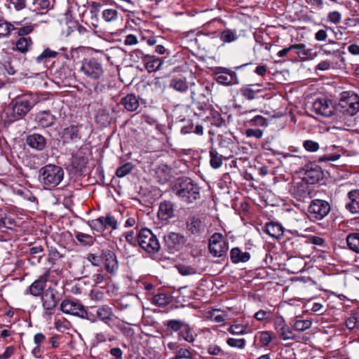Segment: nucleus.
Here are the masks:
<instances>
[{"mask_svg":"<svg viewBox=\"0 0 359 359\" xmlns=\"http://www.w3.org/2000/svg\"><path fill=\"white\" fill-rule=\"evenodd\" d=\"M210 156L211 167L215 169L220 168L222 164V156L219 155L216 150L212 149L210 151Z\"/></svg>","mask_w":359,"mask_h":359,"instance_id":"37","label":"nucleus"},{"mask_svg":"<svg viewBox=\"0 0 359 359\" xmlns=\"http://www.w3.org/2000/svg\"><path fill=\"white\" fill-rule=\"evenodd\" d=\"M152 302L159 306H164L170 302V296L165 293H159L154 295Z\"/></svg>","mask_w":359,"mask_h":359,"instance_id":"38","label":"nucleus"},{"mask_svg":"<svg viewBox=\"0 0 359 359\" xmlns=\"http://www.w3.org/2000/svg\"><path fill=\"white\" fill-rule=\"evenodd\" d=\"M34 30V27L31 25L23 26L18 29V34L22 36H26Z\"/></svg>","mask_w":359,"mask_h":359,"instance_id":"60","label":"nucleus"},{"mask_svg":"<svg viewBox=\"0 0 359 359\" xmlns=\"http://www.w3.org/2000/svg\"><path fill=\"white\" fill-rule=\"evenodd\" d=\"M278 334L280 337L283 340H294L296 339V334L288 325H285L283 328L278 330Z\"/></svg>","mask_w":359,"mask_h":359,"instance_id":"34","label":"nucleus"},{"mask_svg":"<svg viewBox=\"0 0 359 359\" xmlns=\"http://www.w3.org/2000/svg\"><path fill=\"white\" fill-rule=\"evenodd\" d=\"M32 98L23 96L17 97L11 102V111L9 113L11 121H15L24 117L35 104Z\"/></svg>","mask_w":359,"mask_h":359,"instance_id":"4","label":"nucleus"},{"mask_svg":"<svg viewBox=\"0 0 359 359\" xmlns=\"http://www.w3.org/2000/svg\"><path fill=\"white\" fill-rule=\"evenodd\" d=\"M83 306L78 302L70 299H65L60 304V310L66 313L79 317Z\"/></svg>","mask_w":359,"mask_h":359,"instance_id":"17","label":"nucleus"},{"mask_svg":"<svg viewBox=\"0 0 359 359\" xmlns=\"http://www.w3.org/2000/svg\"><path fill=\"white\" fill-rule=\"evenodd\" d=\"M178 339H183L189 343H193L195 341V338L192 334V329L189 324L184 323L183 327L178 333Z\"/></svg>","mask_w":359,"mask_h":359,"instance_id":"32","label":"nucleus"},{"mask_svg":"<svg viewBox=\"0 0 359 359\" xmlns=\"http://www.w3.org/2000/svg\"><path fill=\"white\" fill-rule=\"evenodd\" d=\"M170 86L179 92H185L189 86L187 81L182 79H173L170 81Z\"/></svg>","mask_w":359,"mask_h":359,"instance_id":"36","label":"nucleus"},{"mask_svg":"<svg viewBox=\"0 0 359 359\" xmlns=\"http://www.w3.org/2000/svg\"><path fill=\"white\" fill-rule=\"evenodd\" d=\"M87 259L91 263L92 266L101 267L100 264L102 262V251L100 255L90 253L88 255Z\"/></svg>","mask_w":359,"mask_h":359,"instance_id":"45","label":"nucleus"},{"mask_svg":"<svg viewBox=\"0 0 359 359\" xmlns=\"http://www.w3.org/2000/svg\"><path fill=\"white\" fill-rule=\"evenodd\" d=\"M93 311L96 312L97 319L99 318L107 325L109 324L114 317L112 309L108 305L93 307Z\"/></svg>","mask_w":359,"mask_h":359,"instance_id":"21","label":"nucleus"},{"mask_svg":"<svg viewBox=\"0 0 359 359\" xmlns=\"http://www.w3.org/2000/svg\"><path fill=\"white\" fill-rule=\"evenodd\" d=\"M250 257L251 255L249 252H243L238 247L232 248L230 251V258L233 264L245 263L250 260Z\"/></svg>","mask_w":359,"mask_h":359,"instance_id":"24","label":"nucleus"},{"mask_svg":"<svg viewBox=\"0 0 359 359\" xmlns=\"http://www.w3.org/2000/svg\"><path fill=\"white\" fill-rule=\"evenodd\" d=\"M241 95L249 100H254L255 98L256 92L250 88H242L241 89Z\"/></svg>","mask_w":359,"mask_h":359,"instance_id":"56","label":"nucleus"},{"mask_svg":"<svg viewBox=\"0 0 359 359\" xmlns=\"http://www.w3.org/2000/svg\"><path fill=\"white\" fill-rule=\"evenodd\" d=\"M133 165L130 163H125L122 166L118 168L116 170V175L118 177H123L131 172Z\"/></svg>","mask_w":359,"mask_h":359,"instance_id":"44","label":"nucleus"},{"mask_svg":"<svg viewBox=\"0 0 359 359\" xmlns=\"http://www.w3.org/2000/svg\"><path fill=\"white\" fill-rule=\"evenodd\" d=\"M187 228L191 234H199L203 230L202 222L198 217H190L187 222Z\"/></svg>","mask_w":359,"mask_h":359,"instance_id":"28","label":"nucleus"},{"mask_svg":"<svg viewBox=\"0 0 359 359\" xmlns=\"http://www.w3.org/2000/svg\"><path fill=\"white\" fill-rule=\"evenodd\" d=\"M293 49H302V51L297 52L298 56L302 60H306L311 55V50L306 49V45L304 43L292 44L287 48H283L278 53L279 57H285L287 53Z\"/></svg>","mask_w":359,"mask_h":359,"instance_id":"19","label":"nucleus"},{"mask_svg":"<svg viewBox=\"0 0 359 359\" xmlns=\"http://www.w3.org/2000/svg\"><path fill=\"white\" fill-rule=\"evenodd\" d=\"M250 122L254 126H264L267 125L266 119L259 115L255 116Z\"/></svg>","mask_w":359,"mask_h":359,"instance_id":"59","label":"nucleus"},{"mask_svg":"<svg viewBox=\"0 0 359 359\" xmlns=\"http://www.w3.org/2000/svg\"><path fill=\"white\" fill-rule=\"evenodd\" d=\"M75 237L82 244L91 245L93 243L92 236L88 234L77 232Z\"/></svg>","mask_w":359,"mask_h":359,"instance_id":"47","label":"nucleus"},{"mask_svg":"<svg viewBox=\"0 0 359 359\" xmlns=\"http://www.w3.org/2000/svg\"><path fill=\"white\" fill-rule=\"evenodd\" d=\"M303 146L306 151L310 152H315L319 149L318 143L310 140H305Z\"/></svg>","mask_w":359,"mask_h":359,"instance_id":"53","label":"nucleus"},{"mask_svg":"<svg viewBox=\"0 0 359 359\" xmlns=\"http://www.w3.org/2000/svg\"><path fill=\"white\" fill-rule=\"evenodd\" d=\"M79 317L81 318L87 319L92 323H95L97 321L96 312L93 311V307H91L90 311H86L83 307Z\"/></svg>","mask_w":359,"mask_h":359,"instance_id":"46","label":"nucleus"},{"mask_svg":"<svg viewBox=\"0 0 359 359\" xmlns=\"http://www.w3.org/2000/svg\"><path fill=\"white\" fill-rule=\"evenodd\" d=\"M65 143L77 142L81 138L80 127L72 125L64 129L62 136Z\"/></svg>","mask_w":359,"mask_h":359,"instance_id":"18","label":"nucleus"},{"mask_svg":"<svg viewBox=\"0 0 359 359\" xmlns=\"http://www.w3.org/2000/svg\"><path fill=\"white\" fill-rule=\"evenodd\" d=\"M176 355L181 358L189 359L191 357V353L188 348H179L176 351Z\"/></svg>","mask_w":359,"mask_h":359,"instance_id":"61","label":"nucleus"},{"mask_svg":"<svg viewBox=\"0 0 359 359\" xmlns=\"http://www.w3.org/2000/svg\"><path fill=\"white\" fill-rule=\"evenodd\" d=\"M172 192L183 202L193 203L201 197V188L189 177H179L172 184Z\"/></svg>","mask_w":359,"mask_h":359,"instance_id":"1","label":"nucleus"},{"mask_svg":"<svg viewBox=\"0 0 359 359\" xmlns=\"http://www.w3.org/2000/svg\"><path fill=\"white\" fill-rule=\"evenodd\" d=\"M57 52L52 50L49 48L45 49L41 54L36 57V61L37 63H45L47 60L51 57H55L57 55Z\"/></svg>","mask_w":359,"mask_h":359,"instance_id":"39","label":"nucleus"},{"mask_svg":"<svg viewBox=\"0 0 359 359\" xmlns=\"http://www.w3.org/2000/svg\"><path fill=\"white\" fill-rule=\"evenodd\" d=\"M15 29L14 26L9 22L0 24V37H6L10 35L11 30Z\"/></svg>","mask_w":359,"mask_h":359,"instance_id":"49","label":"nucleus"},{"mask_svg":"<svg viewBox=\"0 0 359 359\" xmlns=\"http://www.w3.org/2000/svg\"><path fill=\"white\" fill-rule=\"evenodd\" d=\"M229 249V243L226 241H224L219 244H217L214 247L209 249L210 252L215 257H221L225 255Z\"/></svg>","mask_w":359,"mask_h":359,"instance_id":"31","label":"nucleus"},{"mask_svg":"<svg viewBox=\"0 0 359 359\" xmlns=\"http://www.w3.org/2000/svg\"><path fill=\"white\" fill-rule=\"evenodd\" d=\"M102 221L105 228L107 226L111 227L112 229H116L117 228V222L111 215H108L106 217H103Z\"/></svg>","mask_w":359,"mask_h":359,"instance_id":"57","label":"nucleus"},{"mask_svg":"<svg viewBox=\"0 0 359 359\" xmlns=\"http://www.w3.org/2000/svg\"><path fill=\"white\" fill-rule=\"evenodd\" d=\"M330 203L324 200H313L308 209L309 217L311 219L321 220L330 212Z\"/></svg>","mask_w":359,"mask_h":359,"instance_id":"7","label":"nucleus"},{"mask_svg":"<svg viewBox=\"0 0 359 359\" xmlns=\"http://www.w3.org/2000/svg\"><path fill=\"white\" fill-rule=\"evenodd\" d=\"M290 191L299 201H305V200L309 198L311 194L308 182L303 180L295 183Z\"/></svg>","mask_w":359,"mask_h":359,"instance_id":"12","label":"nucleus"},{"mask_svg":"<svg viewBox=\"0 0 359 359\" xmlns=\"http://www.w3.org/2000/svg\"><path fill=\"white\" fill-rule=\"evenodd\" d=\"M81 70L87 76L93 79H99L103 74L102 65L95 58L86 60L83 63Z\"/></svg>","mask_w":359,"mask_h":359,"instance_id":"9","label":"nucleus"},{"mask_svg":"<svg viewBox=\"0 0 359 359\" xmlns=\"http://www.w3.org/2000/svg\"><path fill=\"white\" fill-rule=\"evenodd\" d=\"M327 18L330 22L337 24L340 22L341 15L338 11H332L328 14Z\"/></svg>","mask_w":359,"mask_h":359,"instance_id":"62","label":"nucleus"},{"mask_svg":"<svg viewBox=\"0 0 359 359\" xmlns=\"http://www.w3.org/2000/svg\"><path fill=\"white\" fill-rule=\"evenodd\" d=\"M49 271H46L43 275L39 277L37 280L34 281L27 290V293H29L34 297H40L43 295L46 286Z\"/></svg>","mask_w":359,"mask_h":359,"instance_id":"14","label":"nucleus"},{"mask_svg":"<svg viewBox=\"0 0 359 359\" xmlns=\"http://www.w3.org/2000/svg\"><path fill=\"white\" fill-rule=\"evenodd\" d=\"M64 175V170L60 166L48 164L39 170L38 180L44 189L52 190L62 181Z\"/></svg>","mask_w":359,"mask_h":359,"instance_id":"2","label":"nucleus"},{"mask_svg":"<svg viewBox=\"0 0 359 359\" xmlns=\"http://www.w3.org/2000/svg\"><path fill=\"white\" fill-rule=\"evenodd\" d=\"M61 298V294L54 287H49L44 291L41 299L46 315L50 316L53 313Z\"/></svg>","mask_w":359,"mask_h":359,"instance_id":"6","label":"nucleus"},{"mask_svg":"<svg viewBox=\"0 0 359 359\" xmlns=\"http://www.w3.org/2000/svg\"><path fill=\"white\" fill-rule=\"evenodd\" d=\"M346 240L348 248L356 253H359V232L349 233Z\"/></svg>","mask_w":359,"mask_h":359,"instance_id":"30","label":"nucleus"},{"mask_svg":"<svg viewBox=\"0 0 359 359\" xmlns=\"http://www.w3.org/2000/svg\"><path fill=\"white\" fill-rule=\"evenodd\" d=\"M272 339L271 333L264 331L259 333V341L264 346H268Z\"/></svg>","mask_w":359,"mask_h":359,"instance_id":"54","label":"nucleus"},{"mask_svg":"<svg viewBox=\"0 0 359 359\" xmlns=\"http://www.w3.org/2000/svg\"><path fill=\"white\" fill-rule=\"evenodd\" d=\"M325 154L319 156L318 161L319 163L325 161H334L338 160L341 154V152L342 149H339V147L333 144L330 147H325Z\"/></svg>","mask_w":359,"mask_h":359,"instance_id":"20","label":"nucleus"},{"mask_svg":"<svg viewBox=\"0 0 359 359\" xmlns=\"http://www.w3.org/2000/svg\"><path fill=\"white\" fill-rule=\"evenodd\" d=\"M177 268L179 273L182 276H189L196 273V270L191 266L179 265Z\"/></svg>","mask_w":359,"mask_h":359,"instance_id":"50","label":"nucleus"},{"mask_svg":"<svg viewBox=\"0 0 359 359\" xmlns=\"http://www.w3.org/2000/svg\"><path fill=\"white\" fill-rule=\"evenodd\" d=\"M163 241L165 245L171 251L180 250L186 243V238L184 236L175 232L165 234Z\"/></svg>","mask_w":359,"mask_h":359,"instance_id":"11","label":"nucleus"},{"mask_svg":"<svg viewBox=\"0 0 359 359\" xmlns=\"http://www.w3.org/2000/svg\"><path fill=\"white\" fill-rule=\"evenodd\" d=\"M174 204L170 201L161 202L158 212V217L162 220H168L174 217Z\"/></svg>","mask_w":359,"mask_h":359,"instance_id":"22","label":"nucleus"},{"mask_svg":"<svg viewBox=\"0 0 359 359\" xmlns=\"http://www.w3.org/2000/svg\"><path fill=\"white\" fill-rule=\"evenodd\" d=\"M312 323L309 320H297L294 322L293 330L303 332L311 327Z\"/></svg>","mask_w":359,"mask_h":359,"instance_id":"40","label":"nucleus"},{"mask_svg":"<svg viewBox=\"0 0 359 359\" xmlns=\"http://www.w3.org/2000/svg\"><path fill=\"white\" fill-rule=\"evenodd\" d=\"M337 106V113L353 116L359 111V97L351 92L344 91Z\"/></svg>","mask_w":359,"mask_h":359,"instance_id":"3","label":"nucleus"},{"mask_svg":"<svg viewBox=\"0 0 359 359\" xmlns=\"http://www.w3.org/2000/svg\"><path fill=\"white\" fill-rule=\"evenodd\" d=\"M245 134L248 137H255L259 139L262 137L263 133L260 129L249 128L246 130Z\"/></svg>","mask_w":359,"mask_h":359,"instance_id":"63","label":"nucleus"},{"mask_svg":"<svg viewBox=\"0 0 359 359\" xmlns=\"http://www.w3.org/2000/svg\"><path fill=\"white\" fill-rule=\"evenodd\" d=\"M103 269L102 267L97 268L96 272L91 276V278L95 285H98L103 282L104 276L102 273Z\"/></svg>","mask_w":359,"mask_h":359,"instance_id":"52","label":"nucleus"},{"mask_svg":"<svg viewBox=\"0 0 359 359\" xmlns=\"http://www.w3.org/2000/svg\"><path fill=\"white\" fill-rule=\"evenodd\" d=\"M102 258V262H104L105 269L108 273H114L118 270V262L116 259V256L113 251L109 249H103Z\"/></svg>","mask_w":359,"mask_h":359,"instance_id":"16","label":"nucleus"},{"mask_svg":"<svg viewBox=\"0 0 359 359\" xmlns=\"http://www.w3.org/2000/svg\"><path fill=\"white\" fill-rule=\"evenodd\" d=\"M135 53L142 55V60L144 64L145 69L149 72H154L160 69L163 65V60L159 57H156L154 55H145L140 50H136Z\"/></svg>","mask_w":359,"mask_h":359,"instance_id":"15","label":"nucleus"},{"mask_svg":"<svg viewBox=\"0 0 359 359\" xmlns=\"http://www.w3.org/2000/svg\"><path fill=\"white\" fill-rule=\"evenodd\" d=\"M349 201L346 204V208L352 213H359V189H353L348 192Z\"/></svg>","mask_w":359,"mask_h":359,"instance_id":"23","label":"nucleus"},{"mask_svg":"<svg viewBox=\"0 0 359 359\" xmlns=\"http://www.w3.org/2000/svg\"><path fill=\"white\" fill-rule=\"evenodd\" d=\"M27 144L34 150L41 151L48 147L47 139L39 133H33L26 137Z\"/></svg>","mask_w":359,"mask_h":359,"instance_id":"13","label":"nucleus"},{"mask_svg":"<svg viewBox=\"0 0 359 359\" xmlns=\"http://www.w3.org/2000/svg\"><path fill=\"white\" fill-rule=\"evenodd\" d=\"M228 330L233 334H243L245 332V327L242 325L237 324L231 325Z\"/></svg>","mask_w":359,"mask_h":359,"instance_id":"58","label":"nucleus"},{"mask_svg":"<svg viewBox=\"0 0 359 359\" xmlns=\"http://www.w3.org/2000/svg\"><path fill=\"white\" fill-rule=\"evenodd\" d=\"M32 45V39L29 36L20 37L16 43V50L22 53H27Z\"/></svg>","mask_w":359,"mask_h":359,"instance_id":"29","label":"nucleus"},{"mask_svg":"<svg viewBox=\"0 0 359 359\" xmlns=\"http://www.w3.org/2000/svg\"><path fill=\"white\" fill-rule=\"evenodd\" d=\"M103 217H100L97 219H93L88 222V224L91 229L98 231L102 232L105 230L104 224L103 223Z\"/></svg>","mask_w":359,"mask_h":359,"instance_id":"43","label":"nucleus"},{"mask_svg":"<svg viewBox=\"0 0 359 359\" xmlns=\"http://www.w3.org/2000/svg\"><path fill=\"white\" fill-rule=\"evenodd\" d=\"M184 323L185 322H183L180 320H170L165 323V325L169 330L180 332L181 329L183 327Z\"/></svg>","mask_w":359,"mask_h":359,"instance_id":"41","label":"nucleus"},{"mask_svg":"<svg viewBox=\"0 0 359 359\" xmlns=\"http://www.w3.org/2000/svg\"><path fill=\"white\" fill-rule=\"evenodd\" d=\"M8 2L9 3L8 8H11V5H12L16 11H21L26 7L25 0H8Z\"/></svg>","mask_w":359,"mask_h":359,"instance_id":"55","label":"nucleus"},{"mask_svg":"<svg viewBox=\"0 0 359 359\" xmlns=\"http://www.w3.org/2000/svg\"><path fill=\"white\" fill-rule=\"evenodd\" d=\"M226 343L231 347L243 348L245 345V340L244 339L229 338Z\"/></svg>","mask_w":359,"mask_h":359,"instance_id":"51","label":"nucleus"},{"mask_svg":"<svg viewBox=\"0 0 359 359\" xmlns=\"http://www.w3.org/2000/svg\"><path fill=\"white\" fill-rule=\"evenodd\" d=\"M215 75L217 83L223 85L232 86L238 83L236 72L225 67H218Z\"/></svg>","mask_w":359,"mask_h":359,"instance_id":"10","label":"nucleus"},{"mask_svg":"<svg viewBox=\"0 0 359 359\" xmlns=\"http://www.w3.org/2000/svg\"><path fill=\"white\" fill-rule=\"evenodd\" d=\"M212 125L217 127H222L225 123V120L222 117L220 113L216 110L211 109L210 114L207 116Z\"/></svg>","mask_w":359,"mask_h":359,"instance_id":"33","label":"nucleus"},{"mask_svg":"<svg viewBox=\"0 0 359 359\" xmlns=\"http://www.w3.org/2000/svg\"><path fill=\"white\" fill-rule=\"evenodd\" d=\"M208 352L212 355H222L223 351L222 348L217 345H210L208 348Z\"/></svg>","mask_w":359,"mask_h":359,"instance_id":"64","label":"nucleus"},{"mask_svg":"<svg viewBox=\"0 0 359 359\" xmlns=\"http://www.w3.org/2000/svg\"><path fill=\"white\" fill-rule=\"evenodd\" d=\"M238 36L236 31L226 29L221 32L220 39L224 43H231L238 39Z\"/></svg>","mask_w":359,"mask_h":359,"instance_id":"35","label":"nucleus"},{"mask_svg":"<svg viewBox=\"0 0 359 359\" xmlns=\"http://www.w3.org/2000/svg\"><path fill=\"white\" fill-rule=\"evenodd\" d=\"M313 111L323 116H331L337 113V106L331 100L327 98H318L312 104Z\"/></svg>","mask_w":359,"mask_h":359,"instance_id":"8","label":"nucleus"},{"mask_svg":"<svg viewBox=\"0 0 359 359\" xmlns=\"http://www.w3.org/2000/svg\"><path fill=\"white\" fill-rule=\"evenodd\" d=\"M121 104L129 111L137 110L140 106L139 100L134 94H128L123 97Z\"/></svg>","mask_w":359,"mask_h":359,"instance_id":"25","label":"nucleus"},{"mask_svg":"<svg viewBox=\"0 0 359 359\" xmlns=\"http://www.w3.org/2000/svg\"><path fill=\"white\" fill-rule=\"evenodd\" d=\"M266 232L273 238H280L283 235V227L277 222H271L266 225Z\"/></svg>","mask_w":359,"mask_h":359,"instance_id":"26","label":"nucleus"},{"mask_svg":"<svg viewBox=\"0 0 359 359\" xmlns=\"http://www.w3.org/2000/svg\"><path fill=\"white\" fill-rule=\"evenodd\" d=\"M102 18L106 22H113L118 18V11L115 9L108 8L102 11Z\"/></svg>","mask_w":359,"mask_h":359,"instance_id":"42","label":"nucleus"},{"mask_svg":"<svg viewBox=\"0 0 359 359\" xmlns=\"http://www.w3.org/2000/svg\"><path fill=\"white\" fill-rule=\"evenodd\" d=\"M140 248L149 254H155L160 250V243L156 236L148 229H142L137 236Z\"/></svg>","mask_w":359,"mask_h":359,"instance_id":"5","label":"nucleus"},{"mask_svg":"<svg viewBox=\"0 0 359 359\" xmlns=\"http://www.w3.org/2000/svg\"><path fill=\"white\" fill-rule=\"evenodd\" d=\"M55 119V116L48 111H43L37 116L38 124L42 128H48L53 126Z\"/></svg>","mask_w":359,"mask_h":359,"instance_id":"27","label":"nucleus"},{"mask_svg":"<svg viewBox=\"0 0 359 359\" xmlns=\"http://www.w3.org/2000/svg\"><path fill=\"white\" fill-rule=\"evenodd\" d=\"M224 241L225 240L224 236L222 233H215L210 236L209 239L208 248L210 249V248H212L214 249L215 245L219 244V243Z\"/></svg>","mask_w":359,"mask_h":359,"instance_id":"48","label":"nucleus"}]
</instances>
